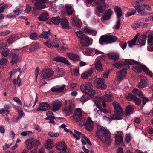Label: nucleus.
I'll use <instances>...</instances> for the list:
<instances>
[{
  "label": "nucleus",
  "instance_id": "obj_1",
  "mask_svg": "<svg viewBox=\"0 0 153 153\" xmlns=\"http://www.w3.org/2000/svg\"><path fill=\"white\" fill-rule=\"evenodd\" d=\"M97 136L103 143H106L107 145H110L111 143L109 131L104 127L101 128L96 132Z\"/></svg>",
  "mask_w": 153,
  "mask_h": 153
},
{
  "label": "nucleus",
  "instance_id": "obj_2",
  "mask_svg": "<svg viewBox=\"0 0 153 153\" xmlns=\"http://www.w3.org/2000/svg\"><path fill=\"white\" fill-rule=\"evenodd\" d=\"M112 104L114 107L115 114H111L110 117L113 120H120L122 119V116L123 112L119 103L116 101H114Z\"/></svg>",
  "mask_w": 153,
  "mask_h": 153
},
{
  "label": "nucleus",
  "instance_id": "obj_3",
  "mask_svg": "<svg viewBox=\"0 0 153 153\" xmlns=\"http://www.w3.org/2000/svg\"><path fill=\"white\" fill-rule=\"evenodd\" d=\"M64 103L65 106L64 108L62 110V111L66 115H69L75 107L74 100L73 99H71L68 102L65 101Z\"/></svg>",
  "mask_w": 153,
  "mask_h": 153
},
{
  "label": "nucleus",
  "instance_id": "obj_4",
  "mask_svg": "<svg viewBox=\"0 0 153 153\" xmlns=\"http://www.w3.org/2000/svg\"><path fill=\"white\" fill-rule=\"evenodd\" d=\"M117 39V38L114 36L107 35L102 36L100 38L99 42L100 44L102 45L105 43L109 44L114 42Z\"/></svg>",
  "mask_w": 153,
  "mask_h": 153
},
{
  "label": "nucleus",
  "instance_id": "obj_5",
  "mask_svg": "<svg viewBox=\"0 0 153 153\" xmlns=\"http://www.w3.org/2000/svg\"><path fill=\"white\" fill-rule=\"evenodd\" d=\"M99 100L102 103L103 107L105 108L106 106L105 102L112 101L114 100V97L111 93L105 94L104 96L100 97Z\"/></svg>",
  "mask_w": 153,
  "mask_h": 153
},
{
  "label": "nucleus",
  "instance_id": "obj_6",
  "mask_svg": "<svg viewBox=\"0 0 153 153\" xmlns=\"http://www.w3.org/2000/svg\"><path fill=\"white\" fill-rule=\"evenodd\" d=\"M95 2L97 4V9L99 13H103L106 7L105 0H95Z\"/></svg>",
  "mask_w": 153,
  "mask_h": 153
},
{
  "label": "nucleus",
  "instance_id": "obj_7",
  "mask_svg": "<svg viewBox=\"0 0 153 153\" xmlns=\"http://www.w3.org/2000/svg\"><path fill=\"white\" fill-rule=\"evenodd\" d=\"M94 85L96 87L102 89H105L107 87L104 84V79L103 78L96 79L94 82Z\"/></svg>",
  "mask_w": 153,
  "mask_h": 153
},
{
  "label": "nucleus",
  "instance_id": "obj_8",
  "mask_svg": "<svg viewBox=\"0 0 153 153\" xmlns=\"http://www.w3.org/2000/svg\"><path fill=\"white\" fill-rule=\"evenodd\" d=\"M85 118L83 116L82 113L80 108H77V122L81 126H83L85 124Z\"/></svg>",
  "mask_w": 153,
  "mask_h": 153
},
{
  "label": "nucleus",
  "instance_id": "obj_9",
  "mask_svg": "<svg viewBox=\"0 0 153 153\" xmlns=\"http://www.w3.org/2000/svg\"><path fill=\"white\" fill-rule=\"evenodd\" d=\"M53 71L50 69H46L43 70L40 73L41 78L43 79L49 78L53 75Z\"/></svg>",
  "mask_w": 153,
  "mask_h": 153
},
{
  "label": "nucleus",
  "instance_id": "obj_10",
  "mask_svg": "<svg viewBox=\"0 0 153 153\" xmlns=\"http://www.w3.org/2000/svg\"><path fill=\"white\" fill-rule=\"evenodd\" d=\"M10 58L11 59L10 65H13L20 61V56L18 53L12 52L10 54Z\"/></svg>",
  "mask_w": 153,
  "mask_h": 153
},
{
  "label": "nucleus",
  "instance_id": "obj_11",
  "mask_svg": "<svg viewBox=\"0 0 153 153\" xmlns=\"http://www.w3.org/2000/svg\"><path fill=\"white\" fill-rule=\"evenodd\" d=\"M132 69L137 73H140L143 70L151 77L153 76V74L147 68H132Z\"/></svg>",
  "mask_w": 153,
  "mask_h": 153
},
{
  "label": "nucleus",
  "instance_id": "obj_12",
  "mask_svg": "<svg viewBox=\"0 0 153 153\" xmlns=\"http://www.w3.org/2000/svg\"><path fill=\"white\" fill-rule=\"evenodd\" d=\"M80 41L81 45L83 47H88L91 44L89 37L87 36H84L82 38Z\"/></svg>",
  "mask_w": 153,
  "mask_h": 153
},
{
  "label": "nucleus",
  "instance_id": "obj_13",
  "mask_svg": "<svg viewBox=\"0 0 153 153\" xmlns=\"http://www.w3.org/2000/svg\"><path fill=\"white\" fill-rule=\"evenodd\" d=\"M62 106V103L59 101L55 100L52 102L51 107L52 110L55 112L58 110Z\"/></svg>",
  "mask_w": 153,
  "mask_h": 153
},
{
  "label": "nucleus",
  "instance_id": "obj_14",
  "mask_svg": "<svg viewBox=\"0 0 153 153\" xmlns=\"http://www.w3.org/2000/svg\"><path fill=\"white\" fill-rule=\"evenodd\" d=\"M126 74V71L124 69L117 72L116 73V77L118 81H121L125 77Z\"/></svg>",
  "mask_w": 153,
  "mask_h": 153
},
{
  "label": "nucleus",
  "instance_id": "obj_15",
  "mask_svg": "<svg viewBox=\"0 0 153 153\" xmlns=\"http://www.w3.org/2000/svg\"><path fill=\"white\" fill-rule=\"evenodd\" d=\"M126 98L128 100H132L138 105H140L141 103V100L139 98H137L136 95H134L131 93L128 94V95L126 97Z\"/></svg>",
  "mask_w": 153,
  "mask_h": 153
},
{
  "label": "nucleus",
  "instance_id": "obj_16",
  "mask_svg": "<svg viewBox=\"0 0 153 153\" xmlns=\"http://www.w3.org/2000/svg\"><path fill=\"white\" fill-rule=\"evenodd\" d=\"M53 60L56 62H62L67 66H68L71 65L69 61L66 58L64 57L56 56L53 59Z\"/></svg>",
  "mask_w": 153,
  "mask_h": 153
},
{
  "label": "nucleus",
  "instance_id": "obj_17",
  "mask_svg": "<svg viewBox=\"0 0 153 153\" xmlns=\"http://www.w3.org/2000/svg\"><path fill=\"white\" fill-rule=\"evenodd\" d=\"M84 124L86 126V129L89 131H91L93 129V122L90 117L87 119L86 123Z\"/></svg>",
  "mask_w": 153,
  "mask_h": 153
},
{
  "label": "nucleus",
  "instance_id": "obj_18",
  "mask_svg": "<svg viewBox=\"0 0 153 153\" xmlns=\"http://www.w3.org/2000/svg\"><path fill=\"white\" fill-rule=\"evenodd\" d=\"M32 2L34 3V5L35 6L33 8V11H37L46 7L45 5L39 4V0H32Z\"/></svg>",
  "mask_w": 153,
  "mask_h": 153
},
{
  "label": "nucleus",
  "instance_id": "obj_19",
  "mask_svg": "<svg viewBox=\"0 0 153 153\" xmlns=\"http://www.w3.org/2000/svg\"><path fill=\"white\" fill-rule=\"evenodd\" d=\"M125 64L128 65H133L135 64L139 66V67H146L144 65L132 59H126L125 60Z\"/></svg>",
  "mask_w": 153,
  "mask_h": 153
},
{
  "label": "nucleus",
  "instance_id": "obj_20",
  "mask_svg": "<svg viewBox=\"0 0 153 153\" xmlns=\"http://www.w3.org/2000/svg\"><path fill=\"white\" fill-rule=\"evenodd\" d=\"M50 108V105L44 102L40 104L39 108L36 110L37 111H46L49 110Z\"/></svg>",
  "mask_w": 153,
  "mask_h": 153
},
{
  "label": "nucleus",
  "instance_id": "obj_21",
  "mask_svg": "<svg viewBox=\"0 0 153 153\" xmlns=\"http://www.w3.org/2000/svg\"><path fill=\"white\" fill-rule=\"evenodd\" d=\"M66 87V85H62L61 86L57 85L52 87L51 89V91L53 92H61L63 91L64 88Z\"/></svg>",
  "mask_w": 153,
  "mask_h": 153
},
{
  "label": "nucleus",
  "instance_id": "obj_22",
  "mask_svg": "<svg viewBox=\"0 0 153 153\" xmlns=\"http://www.w3.org/2000/svg\"><path fill=\"white\" fill-rule=\"evenodd\" d=\"M25 143L26 145V148L28 150H31L34 145V140L33 138L27 139Z\"/></svg>",
  "mask_w": 153,
  "mask_h": 153
},
{
  "label": "nucleus",
  "instance_id": "obj_23",
  "mask_svg": "<svg viewBox=\"0 0 153 153\" xmlns=\"http://www.w3.org/2000/svg\"><path fill=\"white\" fill-rule=\"evenodd\" d=\"M148 43L150 46L152 51H153V31H151L148 36Z\"/></svg>",
  "mask_w": 153,
  "mask_h": 153
},
{
  "label": "nucleus",
  "instance_id": "obj_24",
  "mask_svg": "<svg viewBox=\"0 0 153 153\" xmlns=\"http://www.w3.org/2000/svg\"><path fill=\"white\" fill-rule=\"evenodd\" d=\"M83 30L85 33L92 35L95 36L97 33V32L95 30L88 26L85 27Z\"/></svg>",
  "mask_w": 153,
  "mask_h": 153
},
{
  "label": "nucleus",
  "instance_id": "obj_25",
  "mask_svg": "<svg viewBox=\"0 0 153 153\" xmlns=\"http://www.w3.org/2000/svg\"><path fill=\"white\" fill-rule=\"evenodd\" d=\"M146 36L144 34L141 36L138 40V45L141 46L144 45L146 41Z\"/></svg>",
  "mask_w": 153,
  "mask_h": 153
},
{
  "label": "nucleus",
  "instance_id": "obj_26",
  "mask_svg": "<svg viewBox=\"0 0 153 153\" xmlns=\"http://www.w3.org/2000/svg\"><path fill=\"white\" fill-rule=\"evenodd\" d=\"M93 87L92 82H88L85 84H82L81 85L80 89L81 91H85V90L91 88Z\"/></svg>",
  "mask_w": 153,
  "mask_h": 153
},
{
  "label": "nucleus",
  "instance_id": "obj_27",
  "mask_svg": "<svg viewBox=\"0 0 153 153\" xmlns=\"http://www.w3.org/2000/svg\"><path fill=\"white\" fill-rule=\"evenodd\" d=\"M85 91H82L83 93H85L89 96L93 98L94 97V95L96 94L95 90L93 89L92 88H89L85 90Z\"/></svg>",
  "mask_w": 153,
  "mask_h": 153
},
{
  "label": "nucleus",
  "instance_id": "obj_28",
  "mask_svg": "<svg viewBox=\"0 0 153 153\" xmlns=\"http://www.w3.org/2000/svg\"><path fill=\"white\" fill-rule=\"evenodd\" d=\"M93 72V70L91 68L88 71L83 72L81 75V77L83 79H86L90 76Z\"/></svg>",
  "mask_w": 153,
  "mask_h": 153
},
{
  "label": "nucleus",
  "instance_id": "obj_29",
  "mask_svg": "<svg viewBox=\"0 0 153 153\" xmlns=\"http://www.w3.org/2000/svg\"><path fill=\"white\" fill-rule=\"evenodd\" d=\"M49 15L47 12H45L41 14L38 17V19L40 21H46L49 18Z\"/></svg>",
  "mask_w": 153,
  "mask_h": 153
},
{
  "label": "nucleus",
  "instance_id": "obj_30",
  "mask_svg": "<svg viewBox=\"0 0 153 153\" xmlns=\"http://www.w3.org/2000/svg\"><path fill=\"white\" fill-rule=\"evenodd\" d=\"M45 148L48 149H51L53 146V142L50 139H48L44 143Z\"/></svg>",
  "mask_w": 153,
  "mask_h": 153
},
{
  "label": "nucleus",
  "instance_id": "obj_31",
  "mask_svg": "<svg viewBox=\"0 0 153 153\" xmlns=\"http://www.w3.org/2000/svg\"><path fill=\"white\" fill-rule=\"evenodd\" d=\"M65 147H67L66 146L65 142L64 141L58 142L56 144V148L59 150L64 149Z\"/></svg>",
  "mask_w": 153,
  "mask_h": 153
},
{
  "label": "nucleus",
  "instance_id": "obj_32",
  "mask_svg": "<svg viewBox=\"0 0 153 153\" xmlns=\"http://www.w3.org/2000/svg\"><path fill=\"white\" fill-rule=\"evenodd\" d=\"M112 13V10L111 9H109L106 11L105 15L102 18L103 19V20H105L109 19Z\"/></svg>",
  "mask_w": 153,
  "mask_h": 153
},
{
  "label": "nucleus",
  "instance_id": "obj_33",
  "mask_svg": "<svg viewBox=\"0 0 153 153\" xmlns=\"http://www.w3.org/2000/svg\"><path fill=\"white\" fill-rule=\"evenodd\" d=\"M62 19L59 16L56 17H53L50 19V21L55 25H58L61 22Z\"/></svg>",
  "mask_w": 153,
  "mask_h": 153
},
{
  "label": "nucleus",
  "instance_id": "obj_34",
  "mask_svg": "<svg viewBox=\"0 0 153 153\" xmlns=\"http://www.w3.org/2000/svg\"><path fill=\"white\" fill-rule=\"evenodd\" d=\"M60 25L62 27L64 28L68 27L69 26V23L67 19L65 18H62Z\"/></svg>",
  "mask_w": 153,
  "mask_h": 153
},
{
  "label": "nucleus",
  "instance_id": "obj_35",
  "mask_svg": "<svg viewBox=\"0 0 153 153\" xmlns=\"http://www.w3.org/2000/svg\"><path fill=\"white\" fill-rule=\"evenodd\" d=\"M147 81V79L146 78L142 79L140 82L138 84V88H141L145 87L146 86Z\"/></svg>",
  "mask_w": 153,
  "mask_h": 153
},
{
  "label": "nucleus",
  "instance_id": "obj_36",
  "mask_svg": "<svg viewBox=\"0 0 153 153\" xmlns=\"http://www.w3.org/2000/svg\"><path fill=\"white\" fill-rule=\"evenodd\" d=\"M105 56H98L95 59V67H102V65L101 62V61L100 59L103 58V57Z\"/></svg>",
  "mask_w": 153,
  "mask_h": 153
},
{
  "label": "nucleus",
  "instance_id": "obj_37",
  "mask_svg": "<svg viewBox=\"0 0 153 153\" xmlns=\"http://www.w3.org/2000/svg\"><path fill=\"white\" fill-rule=\"evenodd\" d=\"M114 11L118 18L120 19L122 15V10L119 7L116 6L114 8Z\"/></svg>",
  "mask_w": 153,
  "mask_h": 153
},
{
  "label": "nucleus",
  "instance_id": "obj_38",
  "mask_svg": "<svg viewBox=\"0 0 153 153\" xmlns=\"http://www.w3.org/2000/svg\"><path fill=\"white\" fill-rule=\"evenodd\" d=\"M108 58L110 59H113L115 61L119 59V55L116 53H112L108 54Z\"/></svg>",
  "mask_w": 153,
  "mask_h": 153
},
{
  "label": "nucleus",
  "instance_id": "obj_39",
  "mask_svg": "<svg viewBox=\"0 0 153 153\" xmlns=\"http://www.w3.org/2000/svg\"><path fill=\"white\" fill-rule=\"evenodd\" d=\"M51 33L50 30L47 31H43L39 35V37L41 38L46 39L48 38L49 35H51Z\"/></svg>",
  "mask_w": 153,
  "mask_h": 153
},
{
  "label": "nucleus",
  "instance_id": "obj_40",
  "mask_svg": "<svg viewBox=\"0 0 153 153\" xmlns=\"http://www.w3.org/2000/svg\"><path fill=\"white\" fill-rule=\"evenodd\" d=\"M133 108L131 105H128L126 108L125 114L128 115L133 113Z\"/></svg>",
  "mask_w": 153,
  "mask_h": 153
},
{
  "label": "nucleus",
  "instance_id": "obj_41",
  "mask_svg": "<svg viewBox=\"0 0 153 153\" xmlns=\"http://www.w3.org/2000/svg\"><path fill=\"white\" fill-rule=\"evenodd\" d=\"M115 142L117 144L121 143L123 141V137L121 135H116L115 136Z\"/></svg>",
  "mask_w": 153,
  "mask_h": 153
},
{
  "label": "nucleus",
  "instance_id": "obj_42",
  "mask_svg": "<svg viewBox=\"0 0 153 153\" xmlns=\"http://www.w3.org/2000/svg\"><path fill=\"white\" fill-rule=\"evenodd\" d=\"M66 54L71 60L74 61L76 59V55L75 54L72 53H67Z\"/></svg>",
  "mask_w": 153,
  "mask_h": 153
},
{
  "label": "nucleus",
  "instance_id": "obj_43",
  "mask_svg": "<svg viewBox=\"0 0 153 153\" xmlns=\"http://www.w3.org/2000/svg\"><path fill=\"white\" fill-rule=\"evenodd\" d=\"M93 51V49L90 48H86L85 51H83V54L86 56H91Z\"/></svg>",
  "mask_w": 153,
  "mask_h": 153
},
{
  "label": "nucleus",
  "instance_id": "obj_44",
  "mask_svg": "<svg viewBox=\"0 0 153 153\" xmlns=\"http://www.w3.org/2000/svg\"><path fill=\"white\" fill-rule=\"evenodd\" d=\"M136 10L138 11V13L142 15H145V13L144 12L145 8L143 6V7L140 5L136 7Z\"/></svg>",
  "mask_w": 153,
  "mask_h": 153
},
{
  "label": "nucleus",
  "instance_id": "obj_45",
  "mask_svg": "<svg viewBox=\"0 0 153 153\" xmlns=\"http://www.w3.org/2000/svg\"><path fill=\"white\" fill-rule=\"evenodd\" d=\"M65 8L66 9V12L68 15H72L74 11L72 7L70 6L67 5L65 6Z\"/></svg>",
  "mask_w": 153,
  "mask_h": 153
},
{
  "label": "nucleus",
  "instance_id": "obj_46",
  "mask_svg": "<svg viewBox=\"0 0 153 153\" xmlns=\"http://www.w3.org/2000/svg\"><path fill=\"white\" fill-rule=\"evenodd\" d=\"M90 98L87 95H83L81 97L80 101L82 103H84L87 101L89 100Z\"/></svg>",
  "mask_w": 153,
  "mask_h": 153
},
{
  "label": "nucleus",
  "instance_id": "obj_47",
  "mask_svg": "<svg viewBox=\"0 0 153 153\" xmlns=\"http://www.w3.org/2000/svg\"><path fill=\"white\" fill-rule=\"evenodd\" d=\"M10 50L8 48H5L2 51V55L4 57L7 56L9 54Z\"/></svg>",
  "mask_w": 153,
  "mask_h": 153
},
{
  "label": "nucleus",
  "instance_id": "obj_48",
  "mask_svg": "<svg viewBox=\"0 0 153 153\" xmlns=\"http://www.w3.org/2000/svg\"><path fill=\"white\" fill-rule=\"evenodd\" d=\"M71 23L74 26H76V16L74 14L71 17Z\"/></svg>",
  "mask_w": 153,
  "mask_h": 153
},
{
  "label": "nucleus",
  "instance_id": "obj_49",
  "mask_svg": "<svg viewBox=\"0 0 153 153\" xmlns=\"http://www.w3.org/2000/svg\"><path fill=\"white\" fill-rule=\"evenodd\" d=\"M59 40L57 39H55L53 40V45L55 48H58L59 47Z\"/></svg>",
  "mask_w": 153,
  "mask_h": 153
},
{
  "label": "nucleus",
  "instance_id": "obj_50",
  "mask_svg": "<svg viewBox=\"0 0 153 153\" xmlns=\"http://www.w3.org/2000/svg\"><path fill=\"white\" fill-rule=\"evenodd\" d=\"M16 40L14 36H12L10 37L7 40V42L11 44Z\"/></svg>",
  "mask_w": 153,
  "mask_h": 153
},
{
  "label": "nucleus",
  "instance_id": "obj_51",
  "mask_svg": "<svg viewBox=\"0 0 153 153\" xmlns=\"http://www.w3.org/2000/svg\"><path fill=\"white\" fill-rule=\"evenodd\" d=\"M38 36L36 33H32L30 35V38L33 40H36L38 39Z\"/></svg>",
  "mask_w": 153,
  "mask_h": 153
},
{
  "label": "nucleus",
  "instance_id": "obj_52",
  "mask_svg": "<svg viewBox=\"0 0 153 153\" xmlns=\"http://www.w3.org/2000/svg\"><path fill=\"white\" fill-rule=\"evenodd\" d=\"M136 42L135 41L133 40V39L128 42V46L130 48L136 45Z\"/></svg>",
  "mask_w": 153,
  "mask_h": 153
},
{
  "label": "nucleus",
  "instance_id": "obj_53",
  "mask_svg": "<svg viewBox=\"0 0 153 153\" xmlns=\"http://www.w3.org/2000/svg\"><path fill=\"white\" fill-rule=\"evenodd\" d=\"M7 62V59H6L3 58L0 61V66H5Z\"/></svg>",
  "mask_w": 153,
  "mask_h": 153
},
{
  "label": "nucleus",
  "instance_id": "obj_54",
  "mask_svg": "<svg viewBox=\"0 0 153 153\" xmlns=\"http://www.w3.org/2000/svg\"><path fill=\"white\" fill-rule=\"evenodd\" d=\"M125 65L124 62H119L118 63H116L113 64V65L115 67H121L123 66V65Z\"/></svg>",
  "mask_w": 153,
  "mask_h": 153
},
{
  "label": "nucleus",
  "instance_id": "obj_55",
  "mask_svg": "<svg viewBox=\"0 0 153 153\" xmlns=\"http://www.w3.org/2000/svg\"><path fill=\"white\" fill-rule=\"evenodd\" d=\"M77 140H79L80 138H82L85 139L86 137L82 133L77 131Z\"/></svg>",
  "mask_w": 153,
  "mask_h": 153
},
{
  "label": "nucleus",
  "instance_id": "obj_56",
  "mask_svg": "<svg viewBox=\"0 0 153 153\" xmlns=\"http://www.w3.org/2000/svg\"><path fill=\"white\" fill-rule=\"evenodd\" d=\"M56 71L60 75L61 74L62 76L64 74V72L63 69L61 68H56Z\"/></svg>",
  "mask_w": 153,
  "mask_h": 153
},
{
  "label": "nucleus",
  "instance_id": "obj_57",
  "mask_svg": "<svg viewBox=\"0 0 153 153\" xmlns=\"http://www.w3.org/2000/svg\"><path fill=\"white\" fill-rule=\"evenodd\" d=\"M120 19H118L117 22L114 26V28L115 29H118L120 26Z\"/></svg>",
  "mask_w": 153,
  "mask_h": 153
},
{
  "label": "nucleus",
  "instance_id": "obj_58",
  "mask_svg": "<svg viewBox=\"0 0 153 153\" xmlns=\"http://www.w3.org/2000/svg\"><path fill=\"white\" fill-rule=\"evenodd\" d=\"M16 110L19 114H20L21 115H25V113L23 112V110L20 106H18L16 108Z\"/></svg>",
  "mask_w": 153,
  "mask_h": 153
},
{
  "label": "nucleus",
  "instance_id": "obj_59",
  "mask_svg": "<svg viewBox=\"0 0 153 153\" xmlns=\"http://www.w3.org/2000/svg\"><path fill=\"white\" fill-rule=\"evenodd\" d=\"M48 135L52 137H58L59 135V134L57 133H54L52 132H49L48 133Z\"/></svg>",
  "mask_w": 153,
  "mask_h": 153
},
{
  "label": "nucleus",
  "instance_id": "obj_60",
  "mask_svg": "<svg viewBox=\"0 0 153 153\" xmlns=\"http://www.w3.org/2000/svg\"><path fill=\"white\" fill-rule=\"evenodd\" d=\"M13 100L14 101L19 104L21 105H22L21 101L19 98L15 97L13 98Z\"/></svg>",
  "mask_w": 153,
  "mask_h": 153
},
{
  "label": "nucleus",
  "instance_id": "obj_61",
  "mask_svg": "<svg viewBox=\"0 0 153 153\" xmlns=\"http://www.w3.org/2000/svg\"><path fill=\"white\" fill-rule=\"evenodd\" d=\"M77 36L81 39L84 36H86V35H85L82 31H79V32H77Z\"/></svg>",
  "mask_w": 153,
  "mask_h": 153
},
{
  "label": "nucleus",
  "instance_id": "obj_62",
  "mask_svg": "<svg viewBox=\"0 0 153 153\" xmlns=\"http://www.w3.org/2000/svg\"><path fill=\"white\" fill-rule=\"evenodd\" d=\"M136 13V11L134 10H133L132 12H128L126 14V17H128L129 16L134 15Z\"/></svg>",
  "mask_w": 153,
  "mask_h": 153
},
{
  "label": "nucleus",
  "instance_id": "obj_63",
  "mask_svg": "<svg viewBox=\"0 0 153 153\" xmlns=\"http://www.w3.org/2000/svg\"><path fill=\"white\" fill-rule=\"evenodd\" d=\"M110 71L111 70H109L104 72L103 74V77L105 78H108V76L109 74Z\"/></svg>",
  "mask_w": 153,
  "mask_h": 153
},
{
  "label": "nucleus",
  "instance_id": "obj_64",
  "mask_svg": "<svg viewBox=\"0 0 153 153\" xmlns=\"http://www.w3.org/2000/svg\"><path fill=\"white\" fill-rule=\"evenodd\" d=\"M140 26V25L138 23H134L132 25V28L134 30H135L138 28Z\"/></svg>",
  "mask_w": 153,
  "mask_h": 153
}]
</instances>
